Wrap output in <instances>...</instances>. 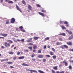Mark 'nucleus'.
<instances>
[{
  "instance_id": "f257e3e1",
  "label": "nucleus",
  "mask_w": 73,
  "mask_h": 73,
  "mask_svg": "<svg viewBox=\"0 0 73 73\" xmlns=\"http://www.w3.org/2000/svg\"><path fill=\"white\" fill-rule=\"evenodd\" d=\"M5 46V47H8V46H11V44L10 43H7V42H5L4 44Z\"/></svg>"
},
{
  "instance_id": "f03ea898",
  "label": "nucleus",
  "mask_w": 73,
  "mask_h": 73,
  "mask_svg": "<svg viewBox=\"0 0 73 73\" xmlns=\"http://www.w3.org/2000/svg\"><path fill=\"white\" fill-rule=\"evenodd\" d=\"M29 39H28L27 40H26L27 42H33V41L32 40L33 38H29Z\"/></svg>"
},
{
  "instance_id": "7ed1b4c3",
  "label": "nucleus",
  "mask_w": 73,
  "mask_h": 73,
  "mask_svg": "<svg viewBox=\"0 0 73 73\" xmlns=\"http://www.w3.org/2000/svg\"><path fill=\"white\" fill-rule=\"evenodd\" d=\"M11 24H13L15 22V19L14 18H13L11 19Z\"/></svg>"
},
{
  "instance_id": "20e7f679",
  "label": "nucleus",
  "mask_w": 73,
  "mask_h": 73,
  "mask_svg": "<svg viewBox=\"0 0 73 73\" xmlns=\"http://www.w3.org/2000/svg\"><path fill=\"white\" fill-rule=\"evenodd\" d=\"M0 35H1V36H3L5 37H7V36H8V34H3L2 33H1L0 34Z\"/></svg>"
},
{
  "instance_id": "39448f33",
  "label": "nucleus",
  "mask_w": 73,
  "mask_h": 73,
  "mask_svg": "<svg viewBox=\"0 0 73 73\" xmlns=\"http://www.w3.org/2000/svg\"><path fill=\"white\" fill-rule=\"evenodd\" d=\"M16 8L17 10H18V11H20V12L21 13H22V11H21V9H20L19 7V6L17 5H16Z\"/></svg>"
},
{
  "instance_id": "423d86ee",
  "label": "nucleus",
  "mask_w": 73,
  "mask_h": 73,
  "mask_svg": "<svg viewBox=\"0 0 73 73\" xmlns=\"http://www.w3.org/2000/svg\"><path fill=\"white\" fill-rule=\"evenodd\" d=\"M66 44L68 45H69L70 46H72V42H66Z\"/></svg>"
},
{
  "instance_id": "0eeeda50",
  "label": "nucleus",
  "mask_w": 73,
  "mask_h": 73,
  "mask_svg": "<svg viewBox=\"0 0 73 73\" xmlns=\"http://www.w3.org/2000/svg\"><path fill=\"white\" fill-rule=\"evenodd\" d=\"M38 13L40 15H41V16H42V17H45V15L43 13L40 12H38Z\"/></svg>"
},
{
  "instance_id": "6e6552de",
  "label": "nucleus",
  "mask_w": 73,
  "mask_h": 73,
  "mask_svg": "<svg viewBox=\"0 0 73 73\" xmlns=\"http://www.w3.org/2000/svg\"><path fill=\"white\" fill-rule=\"evenodd\" d=\"M63 64H64V65L65 66H68V62H66L65 60H64L63 61Z\"/></svg>"
},
{
  "instance_id": "1a4fd4ad",
  "label": "nucleus",
  "mask_w": 73,
  "mask_h": 73,
  "mask_svg": "<svg viewBox=\"0 0 73 73\" xmlns=\"http://www.w3.org/2000/svg\"><path fill=\"white\" fill-rule=\"evenodd\" d=\"M59 36H65L66 35L64 33H62L58 34Z\"/></svg>"
},
{
  "instance_id": "9d476101",
  "label": "nucleus",
  "mask_w": 73,
  "mask_h": 73,
  "mask_svg": "<svg viewBox=\"0 0 73 73\" xmlns=\"http://www.w3.org/2000/svg\"><path fill=\"white\" fill-rule=\"evenodd\" d=\"M8 61V58H7L6 59H4L1 60V62H4V61Z\"/></svg>"
},
{
  "instance_id": "9b49d317",
  "label": "nucleus",
  "mask_w": 73,
  "mask_h": 73,
  "mask_svg": "<svg viewBox=\"0 0 73 73\" xmlns=\"http://www.w3.org/2000/svg\"><path fill=\"white\" fill-rule=\"evenodd\" d=\"M72 38H73V35H71L70 36H69L68 38V40H72Z\"/></svg>"
},
{
  "instance_id": "f8f14e48",
  "label": "nucleus",
  "mask_w": 73,
  "mask_h": 73,
  "mask_svg": "<svg viewBox=\"0 0 73 73\" xmlns=\"http://www.w3.org/2000/svg\"><path fill=\"white\" fill-rule=\"evenodd\" d=\"M33 38L34 40H38V38H40V37L34 36Z\"/></svg>"
},
{
  "instance_id": "ddd939ff",
  "label": "nucleus",
  "mask_w": 73,
  "mask_h": 73,
  "mask_svg": "<svg viewBox=\"0 0 73 73\" xmlns=\"http://www.w3.org/2000/svg\"><path fill=\"white\" fill-rule=\"evenodd\" d=\"M7 42H9V43H13V41L10 40H7Z\"/></svg>"
},
{
  "instance_id": "4468645a",
  "label": "nucleus",
  "mask_w": 73,
  "mask_h": 73,
  "mask_svg": "<svg viewBox=\"0 0 73 73\" xmlns=\"http://www.w3.org/2000/svg\"><path fill=\"white\" fill-rule=\"evenodd\" d=\"M22 65V66H29L28 64H27L25 63H23Z\"/></svg>"
},
{
  "instance_id": "2eb2a0df",
  "label": "nucleus",
  "mask_w": 73,
  "mask_h": 73,
  "mask_svg": "<svg viewBox=\"0 0 73 73\" xmlns=\"http://www.w3.org/2000/svg\"><path fill=\"white\" fill-rule=\"evenodd\" d=\"M58 68V66H55L53 67V69H54V70H58V68Z\"/></svg>"
},
{
  "instance_id": "dca6fc26",
  "label": "nucleus",
  "mask_w": 73,
  "mask_h": 73,
  "mask_svg": "<svg viewBox=\"0 0 73 73\" xmlns=\"http://www.w3.org/2000/svg\"><path fill=\"white\" fill-rule=\"evenodd\" d=\"M24 58H25V57H24V56H22L19 57V60H21L22 59H24Z\"/></svg>"
},
{
  "instance_id": "f3484780",
  "label": "nucleus",
  "mask_w": 73,
  "mask_h": 73,
  "mask_svg": "<svg viewBox=\"0 0 73 73\" xmlns=\"http://www.w3.org/2000/svg\"><path fill=\"white\" fill-rule=\"evenodd\" d=\"M63 46L64 48H66V49H68V46L66 45H63Z\"/></svg>"
},
{
  "instance_id": "a211bd4d",
  "label": "nucleus",
  "mask_w": 73,
  "mask_h": 73,
  "mask_svg": "<svg viewBox=\"0 0 73 73\" xmlns=\"http://www.w3.org/2000/svg\"><path fill=\"white\" fill-rule=\"evenodd\" d=\"M30 72H35V73H37V72L35 70H30Z\"/></svg>"
},
{
  "instance_id": "6ab92c4d",
  "label": "nucleus",
  "mask_w": 73,
  "mask_h": 73,
  "mask_svg": "<svg viewBox=\"0 0 73 73\" xmlns=\"http://www.w3.org/2000/svg\"><path fill=\"white\" fill-rule=\"evenodd\" d=\"M38 58H43V55H38Z\"/></svg>"
},
{
  "instance_id": "aec40b11",
  "label": "nucleus",
  "mask_w": 73,
  "mask_h": 73,
  "mask_svg": "<svg viewBox=\"0 0 73 73\" xmlns=\"http://www.w3.org/2000/svg\"><path fill=\"white\" fill-rule=\"evenodd\" d=\"M28 9H29V10H31V11H32V7L30 5H29L28 6Z\"/></svg>"
},
{
  "instance_id": "412c9836",
  "label": "nucleus",
  "mask_w": 73,
  "mask_h": 73,
  "mask_svg": "<svg viewBox=\"0 0 73 73\" xmlns=\"http://www.w3.org/2000/svg\"><path fill=\"white\" fill-rule=\"evenodd\" d=\"M42 50V49H40L39 50H38L37 52L38 53H41V51Z\"/></svg>"
},
{
  "instance_id": "4be33fe9",
  "label": "nucleus",
  "mask_w": 73,
  "mask_h": 73,
  "mask_svg": "<svg viewBox=\"0 0 73 73\" xmlns=\"http://www.w3.org/2000/svg\"><path fill=\"white\" fill-rule=\"evenodd\" d=\"M61 27L62 29H66V28L65 27H64V26L63 25H62Z\"/></svg>"
},
{
  "instance_id": "5701e85b",
  "label": "nucleus",
  "mask_w": 73,
  "mask_h": 73,
  "mask_svg": "<svg viewBox=\"0 0 73 73\" xmlns=\"http://www.w3.org/2000/svg\"><path fill=\"white\" fill-rule=\"evenodd\" d=\"M56 73H64V71H61L60 72H59L58 71H57L56 72Z\"/></svg>"
},
{
  "instance_id": "b1692460",
  "label": "nucleus",
  "mask_w": 73,
  "mask_h": 73,
  "mask_svg": "<svg viewBox=\"0 0 73 73\" xmlns=\"http://www.w3.org/2000/svg\"><path fill=\"white\" fill-rule=\"evenodd\" d=\"M28 49H30V50L31 51V50H32V46H29L28 47Z\"/></svg>"
},
{
  "instance_id": "393cba45",
  "label": "nucleus",
  "mask_w": 73,
  "mask_h": 73,
  "mask_svg": "<svg viewBox=\"0 0 73 73\" xmlns=\"http://www.w3.org/2000/svg\"><path fill=\"white\" fill-rule=\"evenodd\" d=\"M50 54L51 56H53V55H54V53L52 52H50Z\"/></svg>"
},
{
  "instance_id": "a878e982",
  "label": "nucleus",
  "mask_w": 73,
  "mask_h": 73,
  "mask_svg": "<svg viewBox=\"0 0 73 73\" xmlns=\"http://www.w3.org/2000/svg\"><path fill=\"white\" fill-rule=\"evenodd\" d=\"M8 3H9V4H13V1H11L9 0L8 1Z\"/></svg>"
},
{
  "instance_id": "bb28decb",
  "label": "nucleus",
  "mask_w": 73,
  "mask_h": 73,
  "mask_svg": "<svg viewBox=\"0 0 73 73\" xmlns=\"http://www.w3.org/2000/svg\"><path fill=\"white\" fill-rule=\"evenodd\" d=\"M22 2L23 4H24V5H26V3L25 2V1L23 0L22 1Z\"/></svg>"
},
{
  "instance_id": "cd10ccee",
  "label": "nucleus",
  "mask_w": 73,
  "mask_h": 73,
  "mask_svg": "<svg viewBox=\"0 0 73 73\" xmlns=\"http://www.w3.org/2000/svg\"><path fill=\"white\" fill-rule=\"evenodd\" d=\"M28 45L29 46H32V45H33V44L31 43H29L28 44Z\"/></svg>"
},
{
  "instance_id": "c85d7f7f",
  "label": "nucleus",
  "mask_w": 73,
  "mask_h": 73,
  "mask_svg": "<svg viewBox=\"0 0 73 73\" xmlns=\"http://www.w3.org/2000/svg\"><path fill=\"white\" fill-rule=\"evenodd\" d=\"M38 72L39 73H44V72L41 70H38Z\"/></svg>"
},
{
  "instance_id": "c756f323",
  "label": "nucleus",
  "mask_w": 73,
  "mask_h": 73,
  "mask_svg": "<svg viewBox=\"0 0 73 73\" xmlns=\"http://www.w3.org/2000/svg\"><path fill=\"white\" fill-rule=\"evenodd\" d=\"M19 29H20L21 30H22L23 29V26H20L19 27Z\"/></svg>"
},
{
  "instance_id": "7c9ffc66",
  "label": "nucleus",
  "mask_w": 73,
  "mask_h": 73,
  "mask_svg": "<svg viewBox=\"0 0 73 73\" xmlns=\"http://www.w3.org/2000/svg\"><path fill=\"white\" fill-rule=\"evenodd\" d=\"M35 54L33 53L32 54V55H31V57L32 58H33V57H35Z\"/></svg>"
},
{
  "instance_id": "2f4dec72",
  "label": "nucleus",
  "mask_w": 73,
  "mask_h": 73,
  "mask_svg": "<svg viewBox=\"0 0 73 73\" xmlns=\"http://www.w3.org/2000/svg\"><path fill=\"white\" fill-rule=\"evenodd\" d=\"M52 58H53V59H56V56H52Z\"/></svg>"
},
{
  "instance_id": "473e14b6",
  "label": "nucleus",
  "mask_w": 73,
  "mask_h": 73,
  "mask_svg": "<svg viewBox=\"0 0 73 73\" xmlns=\"http://www.w3.org/2000/svg\"><path fill=\"white\" fill-rule=\"evenodd\" d=\"M33 49H37V46H33Z\"/></svg>"
},
{
  "instance_id": "72a5a7b5",
  "label": "nucleus",
  "mask_w": 73,
  "mask_h": 73,
  "mask_svg": "<svg viewBox=\"0 0 73 73\" xmlns=\"http://www.w3.org/2000/svg\"><path fill=\"white\" fill-rule=\"evenodd\" d=\"M7 63L8 64H13V62H7Z\"/></svg>"
},
{
  "instance_id": "f704fd0d",
  "label": "nucleus",
  "mask_w": 73,
  "mask_h": 73,
  "mask_svg": "<svg viewBox=\"0 0 73 73\" xmlns=\"http://www.w3.org/2000/svg\"><path fill=\"white\" fill-rule=\"evenodd\" d=\"M42 12H43V13H46V11L44 10H42L41 11Z\"/></svg>"
},
{
  "instance_id": "c9c22d12",
  "label": "nucleus",
  "mask_w": 73,
  "mask_h": 73,
  "mask_svg": "<svg viewBox=\"0 0 73 73\" xmlns=\"http://www.w3.org/2000/svg\"><path fill=\"white\" fill-rule=\"evenodd\" d=\"M68 68L69 69H72V66L70 65L68 66Z\"/></svg>"
},
{
  "instance_id": "e433bc0d",
  "label": "nucleus",
  "mask_w": 73,
  "mask_h": 73,
  "mask_svg": "<svg viewBox=\"0 0 73 73\" xmlns=\"http://www.w3.org/2000/svg\"><path fill=\"white\" fill-rule=\"evenodd\" d=\"M9 24V20L6 21V24Z\"/></svg>"
},
{
  "instance_id": "4c0bfd02",
  "label": "nucleus",
  "mask_w": 73,
  "mask_h": 73,
  "mask_svg": "<svg viewBox=\"0 0 73 73\" xmlns=\"http://www.w3.org/2000/svg\"><path fill=\"white\" fill-rule=\"evenodd\" d=\"M17 54L18 56L20 55V52L19 51H18L17 53Z\"/></svg>"
},
{
  "instance_id": "58836bf2",
  "label": "nucleus",
  "mask_w": 73,
  "mask_h": 73,
  "mask_svg": "<svg viewBox=\"0 0 73 73\" xmlns=\"http://www.w3.org/2000/svg\"><path fill=\"white\" fill-rule=\"evenodd\" d=\"M64 24L66 25L67 24H68V22L65 21L64 22Z\"/></svg>"
},
{
  "instance_id": "ea45409f",
  "label": "nucleus",
  "mask_w": 73,
  "mask_h": 73,
  "mask_svg": "<svg viewBox=\"0 0 73 73\" xmlns=\"http://www.w3.org/2000/svg\"><path fill=\"white\" fill-rule=\"evenodd\" d=\"M52 50L53 52H56V51H55V49H54V48H52Z\"/></svg>"
},
{
  "instance_id": "a19ab883",
  "label": "nucleus",
  "mask_w": 73,
  "mask_h": 73,
  "mask_svg": "<svg viewBox=\"0 0 73 73\" xmlns=\"http://www.w3.org/2000/svg\"><path fill=\"white\" fill-rule=\"evenodd\" d=\"M56 44L57 45H60V42H57Z\"/></svg>"
},
{
  "instance_id": "79ce46f5",
  "label": "nucleus",
  "mask_w": 73,
  "mask_h": 73,
  "mask_svg": "<svg viewBox=\"0 0 73 73\" xmlns=\"http://www.w3.org/2000/svg\"><path fill=\"white\" fill-rule=\"evenodd\" d=\"M49 37H46L45 38V40H49Z\"/></svg>"
},
{
  "instance_id": "37998d69",
  "label": "nucleus",
  "mask_w": 73,
  "mask_h": 73,
  "mask_svg": "<svg viewBox=\"0 0 73 73\" xmlns=\"http://www.w3.org/2000/svg\"><path fill=\"white\" fill-rule=\"evenodd\" d=\"M52 73H56V72H55V71L53 70H52Z\"/></svg>"
},
{
  "instance_id": "c03bdc74",
  "label": "nucleus",
  "mask_w": 73,
  "mask_h": 73,
  "mask_svg": "<svg viewBox=\"0 0 73 73\" xmlns=\"http://www.w3.org/2000/svg\"><path fill=\"white\" fill-rule=\"evenodd\" d=\"M14 53V52H9V54H13Z\"/></svg>"
},
{
  "instance_id": "a18cd8bd",
  "label": "nucleus",
  "mask_w": 73,
  "mask_h": 73,
  "mask_svg": "<svg viewBox=\"0 0 73 73\" xmlns=\"http://www.w3.org/2000/svg\"><path fill=\"white\" fill-rule=\"evenodd\" d=\"M21 42H24V39H23L20 40Z\"/></svg>"
},
{
  "instance_id": "49530a36",
  "label": "nucleus",
  "mask_w": 73,
  "mask_h": 73,
  "mask_svg": "<svg viewBox=\"0 0 73 73\" xmlns=\"http://www.w3.org/2000/svg\"><path fill=\"white\" fill-rule=\"evenodd\" d=\"M16 58H17V57H16V56H15L13 58V60H16Z\"/></svg>"
},
{
  "instance_id": "de8ad7c7",
  "label": "nucleus",
  "mask_w": 73,
  "mask_h": 73,
  "mask_svg": "<svg viewBox=\"0 0 73 73\" xmlns=\"http://www.w3.org/2000/svg\"><path fill=\"white\" fill-rule=\"evenodd\" d=\"M46 57H48V58H49L50 57V56L49 55H46Z\"/></svg>"
},
{
  "instance_id": "09e8293b",
  "label": "nucleus",
  "mask_w": 73,
  "mask_h": 73,
  "mask_svg": "<svg viewBox=\"0 0 73 73\" xmlns=\"http://www.w3.org/2000/svg\"><path fill=\"white\" fill-rule=\"evenodd\" d=\"M60 48H61L62 49H64V47H63V46H60Z\"/></svg>"
},
{
  "instance_id": "8fccbe9b",
  "label": "nucleus",
  "mask_w": 73,
  "mask_h": 73,
  "mask_svg": "<svg viewBox=\"0 0 73 73\" xmlns=\"http://www.w3.org/2000/svg\"><path fill=\"white\" fill-rule=\"evenodd\" d=\"M60 24H63L64 23V22L63 21H60Z\"/></svg>"
},
{
  "instance_id": "3c124183",
  "label": "nucleus",
  "mask_w": 73,
  "mask_h": 73,
  "mask_svg": "<svg viewBox=\"0 0 73 73\" xmlns=\"http://www.w3.org/2000/svg\"><path fill=\"white\" fill-rule=\"evenodd\" d=\"M26 70L27 71V72H30V70L28 68H27L26 69Z\"/></svg>"
},
{
  "instance_id": "603ef678",
  "label": "nucleus",
  "mask_w": 73,
  "mask_h": 73,
  "mask_svg": "<svg viewBox=\"0 0 73 73\" xmlns=\"http://www.w3.org/2000/svg\"><path fill=\"white\" fill-rule=\"evenodd\" d=\"M59 40H60V41H62V38H59Z\"/></svg>"
},
{
  "instance_id": "864d4df0",
  "label": "nucleus",
  "mask_w": 73,
  "mask_h": 73,
  "mask_svg": "<svg viewBox=\"0 0 73 73\" xmlns=\"http://www.w3.org/2000/svg\"><path fill=\"white\" fill-rule=\"evenodd\" d=\"M37 7H41V5L39 4H37Z\"/></svg>"
},
{
  "instance_id": "5fc2aeb1",
  "label": "nucleus",
  "mask_w": 73,
  "mask_h": 73,
  "mask_svg": "<svg viewBox=\"0 0 73 73\" xmlns=\"http://www.w3.org/2000/svg\"><path fill=\"white\" fill-rule=\"evenodd\" d=\"M43 62H45L46 61V59H44L43 60Z\"/></svg>"
},
{
  "instance_id": "6e6d98bb",
  "label": "nucleus",
  "mask_w": 73,
  "mask_h": 73,
  "mask_svg": "<svg viewBox=\"0 0 73 73\" xmlns=\"http://www.w3.org/2000/svg\"><path fill=\"white\" fill-rule=\"evenodd\" d=\"M21 31H22L23 32H25V30H23V29H22L21 30Z\"/></svg>"
},
{
  "instance_id": "4d7b16f0",
  "label": "nucleus",
  "mask_w": 73,
  "mask_h": 73,
  "mask_svg": "<svg viewBox=\"0 0 73 73\" xmlns=\"http://www.w3.org/2000/svg\"><path fill=\"white\" fill-rule=\"evenodd\" d=\"M68 33H69V34H70V35H71V34H73V33H72V31H70Z\"/></svg>"
},
{
  "instance_id": "13d9d810",
  "label": "nucleus",
  "mask_w": 73,
  "mask_h": 73,
  "mask_svg": "<svg viewBox=\"0 0 73 73\" xmlns=\"http://www.w3.org/2000/svg\"><path fill=\"white\" fill-rule=\"evenodd\" d=\"M14 46H15V45H12L11 46V48H13V47H14Z\"/></svg>"
},
{
  "instance_id": "bf43d9fd",
  "label": "nucleus",
  "mask_w": 73,
  "mask_h": 73,
  "mask_svg": "<svg viewBox=\"0 0 73 73\" xmlns=\"http://www.w3.org/2000/svg\"><path fill=\"white\" fill-rule=\"evenodd\" d=\"M31 60H32L33 61H36V59L35 58H32Z\"/></svg>"
},
{
  "instance_id": "052dcab7",
  "label": "nucleus",
  "mask_w": 73,
  "mask_h": 73,
  "mask_svg": "<svg viewBox=\"0 0 73 73\" xmlns=\"http://www.w3.org/2000/svg\"><path fill=\"white\" fill-rule=\"evenodd\" d=\"M25 51L26 52H28V50H25Z\"/></svg>"
},
{
  "instance_id": "680f3d73",
  "label": "nucleus",
  "mask_w": 73,
  "mask_h": 73,
  "mask_svg": "<svg viewBox=\"0 0 73 73\" xmlns=\"http://www.w3.org/2000/svg\"><path fill=\"white\" fill-rule=\"evenodd\" d=\"M33 52H36V50H35V49H34L33 50Z\"/></svg>"
},
{
  "instance_id": "e2e57ef3",
  "label": "nucleus",
  "mask_w": 73,
  "mask_h": 73,
  "mask_svg": "<svg viewBox=\"0 0 73 73\" xmlns=\"http://www.w3.org/2000/svg\"><path fill=\"white\" fill-rule=\"evenodd\" d=\"M2 38L3 39H4V37H0V39Z\"/></svg>"
},
{
  "instance_id": "0e129e2a",
  "label": "nucleus",
  "mask_w": 73,
  "mask_h": 73,
  "mask_svg": "<svg viewBox=\"0 0 73 73\" xmlns=\"http://www.w3.org/2000/svg\"><path fill=\"white\" fill-rule=\"evenodd\" d=\"M46 45H45L43 48L44 49H46Z\"/></svg>"
},
{
  "instance_id": "69168bd1",
  "label": "nucleus",
  "mask_w": 73,
  "mask_h": 73,
  "mask_svg": "<svg viewBox=\"0 0 73 73\" xmlns=\"http://www.w3.org/2000/svg\"><path fill=\"white\" fill-rule=\"evenodd\" d=\"M1 48H2V49H4V47L3 46H1Z\"/></svg>"
},
{
  "instance_id": "338daca9",
  "label": "nucleus",
  "mask_w": 73,
  "mask_h": 73,
  "mask_svg": "<svg viewBox=\"0 0 73 73\" xmlns=\"http://www.w3.org/2000/svg\"><path fill=\"white\" fill-rule=\"evenodd\" d=\"M10 68H14V67L12 66H10Z\"/></svg>"
},
{
  "instance_id": "774afa93",
  "label": "nucleus",
  "mask_w": 73,
  "mask_h": 73,
  "mask_svg": "<svg viewBox=\"0 0 73 73\" xmlns=\"http://www.w3.org/2000/svg\"><path fill=\"white\" fill-rule=\"evenodd\" d=\"M5 2H8V1H9V0H5Z\"/></svg>"
}]
</instances>
